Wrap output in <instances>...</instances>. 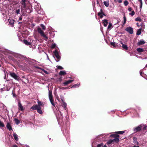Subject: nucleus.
Here are the masks:
<instances>
[{"label": "nucleus", "mask_w": 147, "mask_h": 147, "mask_svg": "<svg viewBox=\"0 0 147 147\" xmlns=\"http://www.w3.org/2000/svg\"><path fill=\"white\" fill-rule=\"evenodd\" d=\"M38 33L40 34V35L44 38V39L47 41L48 39V37L44 34L43 31L40 28H38Z\"/></svg>", "instance_id": "obj_1"}, {"label": "nucleus", "mask_w": 147, "mask_h": 147, "mask_svg": "<svg viewBox=\"0 0 147 147\" xmlns=\"http://www.w3.org/2000/svg\"><path fill=\"white\" fill-rule=\"evenodd\" d=\"M49 97L50 102L53 106H55L54 102V99L52 94V92L50 90L49 91Z\"/></svg>", "instance_id": "obj_2"}, {"label": "nucleus", "mask_w": 147, "mask_h": 147, "mask_svg": "<svg viewBox=\"0 0 147 147\" xmlns=\"http://www.w3.org/2000/svg\"><path fill=\"white\" fill-rule=\"evenodd\" d=\"M37 5L38 6V8L36 7L35 5L34 7L36 10L37 11L38 13L41 15H43L44 14V12L42 9H41L40 5L37 4Z\"/></svg>", "instance_id": "obj_3"}, {"label": "nucleus", "mask_w": 147, "mask_h": 147, "mask_svg": "<svg viewBox=\"0 0 147 147\" xmlns=\"http://www.w3.org/2000/svg\"><path fill=\"white\" fill-rule=\"evenodd\" d=\"M111 137H114L115 138L112 140L113 143H117L119 142V136L117 134H112L110 136Z\"/></svg>", "instance_id": "obj_4"}, {"label": "nucleus", "mask_w": 147, "mask_h": 147, "mask_svg": "<svg viewBox=\"0 0 147 147\" xmlns=\"http://www.w3.org/2000/svg\"><path fill=\"white\" fill-rule=\"evenodd\" d=\"M54 53L56 58L57 59V60H56V61L57 62L59 61L60 59V57L59 55V53L57 50H56Z\"/></svg>", "instance_id": "obj_5"}, {"label": "nucleus", "mask_w": 147, "mask_h": 147, "mask_svg": "<svg viewBox=\"0 0 147 147\" xmlns=\"http://www.w3.org/2000/svg\"><path fill=\"white\" fill-rule=\"evenodd\" d=\"M21 3L22 4V8L25 9L26 8V4L28 3V1L27 0H22Z\"/></svg>", "instance_id": "obj_6"}, {"label": "nucleus", "mask_w": 147, "mask_h": 147, "mask_svg": "<svg viewBox=\"0 0 147 147\" xmlns=\"http://www.w3.org/2000/svg\"><path fill=\"white\" fill-rule=\"evenodd\" d=\"M125 30L130 34H132L133 33V30L132 28L129 27L125 29Z\"/></svg>", "instance_id": "obj_7"}, {"label": "nucleus", "mask_w": 147, "mask_h": 147, "mask_svg": "<svg viewBox=\"0 0 147 147\" xmlns=\"http://www.w3.org/2000/svg\"><path fill=\"white\" fill-rule=\"evenodd\" d=\"M74 81V80H68L63 83V85L64 86H65L69 84L72 82Z\"/></svg>", "instance_id": "obj_8"}, {"label": "nucleus", "mask_w": 147, "mask_h": 147, "mask_svg": "<svg viewBox=\"0 0 147 147\" xmlns=\"http://www.w3.org/2000/svg\"><path fill=\"white\" fill-rule=\"evenodd\" d=\"M18 109L19 110H20L21 111H23L24 110V108L23 106L22 105L20 102H18Z\"/></svg>", "instance_id": "obj_9"}, {"label": "nucleus", "mask_w": 147, "mask_h": 147, "mask_svg": "<svg viewBox=\"0 0 147 147\" xmlns=\"http://www.w3.org/2000/svg\"><path fill=\"white\" fill-rule=\"evenodd\" d=\"M133 142L135 144H136L137 145L139 144V142L138 141L137 138L135 137L133 138Z\"/></svg>", "instance_id": "obj_10"}, {"label": "nucleus", "mask_w": 147, "mask_h": 147, "mask_svg": "<svg viewBox=\"0 0 147 147\" xmlns=\"http://www.w3.org/2000/svg\"><path fill=\"white\" fill-rule=\"evenodd\" d=\"M142 126L141 125H139L138 127L134 128V130L135 132H136L140 131L141 129Z\"/></svg>", "instance_id": "obj_11"}, {"label": "nucleus", "mask_w": 147, "mask_h": 147, "mask_svg": "<svg viewBox=\"0 0 147 147\" xmlns=\"http://www.w3.org/2000/svg\"><path fill=\"white\" fill-rule=\"evenodd\" d=\"M145 43V42L143 39L140 40H139L137 43L138 46L144 44Z\"/></svg>", "instance_id": "obj_12"}, {"label": "nucleus", "mask_w": 147, "mask_h": 147, "mask_svg": "<svg viewBox=\"0 0 147 147\" xmlns=\"http://www.w3.org/2000/svg\"><path fill=\"white\" fill-rule=\"evenodd\" d=\"M40 106H38L37 105H35L32 106L31 108V109L33 110H37L39 108Z\"/></svg>", "instance_id": "obj_13"}, {"label": "nucleus", "mask_w": 147, "mask_h": 147, "mask_svg": "<svg viewBox=\"0 0 147 147\" xmlns=\"http://www.w3.org/2000/svg\"><path fill=\"white\" fill-rule=\"evenodd\" d=\"M8 22L9 23V24L11 26H13L14 23V20L12 19H9L8 20Z\"/></svg>", "instance_id": "obj_14"}, {"label": "nucleus", "mask_w": 147, "mask_h": 147, "mask_svg": "<svg viewBox=\"0 0 147 147\" xmlns=\"http://www.w3.org/2000/svg\"><path fill=\"white\" fill-rule=\"evenodd\" d=\"M10 75L12 77H13L16 80H17L18 79V76L14 73H11L10 74Z\"/></svg>", "instance_id": "obj_15"}, {"label": "nucleus", "mask_w": 147, "mask_h": 147, "mask_svg": "<svg viewBox=\"0 0 147 147\" xmlns=\"http://www.w3.org/2000/svg\"><path fill=\"white\" fill-rule=\"evenodd\" d=\"M24 44L26 45H31L32 43V42L30 40V41H29V40H24Z\"/></svg>", "instance_id": "obj_16"}, {"label": "nucleus", "mask_w": 147, "mask_h": 147, "mask_svg": "<svg viewBox=\"0 0 147 147\" xmlns=\"http://www.w3.org/2000/svg\"><path fill=\"white\" fill-rule=\"evenodd\" d=\"M121 43L122 45L121 47L123 48V49L127 50L128 49V47L127 46L124 44L122 42H121Z\"/></svg>", "instance_id": "obj_17"}, {"label": "nucleus", "mask_w": 147, "mask_h": 147, "mask_svg": "<svg viewBox=\"0 0 147 147\" xmlns=\"http://www.w3.org/2000/svg\"><path fill=\"white\" fill-rule=\"evenodd\" d=\"M7 128L9 131L12 130V128L10 125V124L9 123H8L6 125Z\"/></svg>", "instance_id": "obj_18"}, {"label": "nucleus", "mask_w": 147, "mask_h": 147, "mask_svg": "<svg viewBox=\"0 0 147 147\" xmlns=\"http://www.w3.org/2000/svg\"><path fill=\"white\" fill-rule=\"evenodd\" d=\"M13 135L14 137V139L16 140V141H18V136L17 134H16V133H14L13 134Z\"/></svg>", "instance_id": "obj_19"}, {"label": "nucleus", "mask_w": 147, "mask_h": 147, "mask_svg": "<svg viewBox=\"0 0 147 147\" xmlns=\"http://www.w3.org/2000/svg\"><path fill=\"white\" fill-rule=\"evenodd\" d=\"M103 21L104 26L105 27L107 26L108 24V21L106 19H105Z\"/></svg>", "instance_id": "obj_20"}, {"label": "nucleus", "mask_w": 147, "mask_h": 147, "mask_svg": "<svg viewBox=\"0 0 147 147\" xmlns=\"http://www.w3.org/2000/svg\"><path fill=\"white\" fill-rule=\"evenodd\" d=\"M41 107H40L37 110V112L40 114H42L43 112L41 110Z\"/></svg>", "instance_id": "obj_21"}, {"label": "nucleus", "mask_w": 147, "mask_h": 147, "mask_svg": "<svg viewBox=\"0 0 147 147\" xmlns=\"http://www.w3.org/2000/svg\"><path fill=\"white\" fill-rule=\"evenodd\" d=\"M136 50L139 53L143 52L144 51V50L143 49L141 48H137L136 49Z\"/></svg>", "instance_id": "obj_22"}, {"label": "nucleus", "mask_w": 147, "mask_h": 147, "mask_svg": "<svg viewBox=\"0 0 147 147\" xmlns=\"http://www.w3.org/2000/svg\"><path fill=\"white\" fill-rule=\"evenodd\" d=\"M5 127V125L3 122L0 120V127Z\"/></svg>", "instance_id": "obj_23"}, {"label": "nucleus", "mask_w": 147, "mask_h": 147, "mask_svg": "<svg viewBox=\"0 0 147 147\" xmlns=\"http://www.w3.org/2000/svg\"><path fill=\"white\" fill-rule=\"evenodd\" d=\"M66 74V72L64 71H61L59 73V74L60 75H65Z\"/></svg>", "instance_id": "obj_24"}, {"label": "nucleus", "mask_w": 147, "mask_h": 147, "mask_svg": "<svg viewBox=\"0 0 147 147\" xmlns=\"http://www.w3.org/2000/svg\"><path fill=\"white\" fill-rule=\"evenodd\" d=\"M38 69H41L43 71L45 74H49V73L47 72V71L44 70V69H41L40 68H39V67H38Z\"/></svg>", "instance_id": "obj_25"}, {"label": "nucleus", "mask_w": 147, "mask_h": 147, "mask_svg": "<svg viewBox=\"0 0 147 147\" xmlns=\"http://www.w3.org/2000/svg\"><path fill=\"white\" fill-rule=\"evenodd\" d=\"M80 84H75L72 87H71V88H76L77 87H78L80 86Z\"/></svg>", "instance_id": "obj_26"}, {"label": "nucleus", "mask_w": 147, "mask_h": 147, "mask_svg": "<svg viewBox=\"0 0 147 147\" xmlns=\"http://www.w3.org/2000/svg\"><path fill=\"white\" fill-rule=\"evenodd\" d=\"M104 4L105 6L106 7H108L109 5V1L104 2Z\"/></svg>", "instance_id": "obj_27"}, {"label": "nucleus", "mask_w": 147, "mask_h": 147, "mask_svg": "<svg viewBox=\"0 0 147 147\" xmlns=\"http://www.w3.org/2000/svg\"><path fill=\"white\" fill-rule=\"evenodd\" d=\"M141 30H142V29L140 28V29H138L137 30V33H136L137 35H140L141 34Z\"/></svg>", "instance_id": "obj_28"}, {"label": "nucleus", "mask_w": 147, "mask_h": 147, "mask_svg": "<svg viewBox=\"0 0 147 147\" xmlns=\"http://www.w3.org/2000/svg\"><path fill=\"white\" fill-rule=\"evenodd\" d=\"M138 1L140 2V10H141L142 6V0H138Z\"/></svg>", "instance_id": "obj_29"}, {"label": "nucleus", "mask_w": 147, "mask_h": 147, "mask_svg": "<svg viewBox=\"0 0 147 147\" xmlns=\"http://www.w3.org/2000/svg\"><path fill=\"white\" fill-rule=\"evenodd\" d=\"M15 123L17 125H18L19 123H20L19 121L17 119L15 118L14 119Z\"/></svg>", "instance_id": "obj_30"}, {"label": "nucleus", "mask_w": 147, "mask_h": 147, "mask_svg": "<svg viewBox=\"0 0 147 147\" xmlns=\"http://www.w3.org/2000/svg\"><path fill=\"white\" fill-rule=\"evenodd\" d=\"M135 20L136 21L141 22L142 21V20L140 18L137 17L135 18Z\"/></svg>", "instance_id": "obj_31"}, {"label": "nucleus", "mask_w": 147, "mask_h": 147, "mask_svg": "<svg viewBox=\"0 0 147 147\" xmlns=\"http://www.w3.org/2000/svg\"><path fill=\"white\" fill-rule=\"evenodd\" d=\"M103 14L100 12L98 13V15L99 16L100 18H102L103 17Z\"/></svg>", "instance_id": "obj_32"}, {"label": "nucleus", "mask_w": 147, "mask_h": 147, "mask_svg": "<svg viewBox=\"0 0 147 147\" xmlns=\"http://www.w3.org/2000/svg\"><path fill=\"white\" fill-rule=\"evenodd\" d=\"M125 132V131H118L117 132H115V133H117L118 134H123Z\"/></svg>", "instance_id": "obj_33"}, {"label": "nucleus", "mask_w": 147, "mask_h": 147, "mask_svg": "<svg viewBox=\"0 0 147 147\" xmlns=\"http://www.w3.org/2000/svg\"><path fill=\"white\" fill-rule=\"evenodd\" d=\"M113 143V140H109L107 142V144H111V143Z\"/></svg>", "instance_id": "obj_34"}, {"label": "nucleus", "mask_w": 147, "mask_h": 147, "mask_svg": "<svg viewBox=\"0 0 147 147\" xmlns=\"http://www.w3.org/2000/svg\"><path fill=\"white\" fill-rule=\"evenodd\" d=\"M11 88V87L10 86H6V87H5L4 89H5V90L7 91H9L10 90Z\"/></svg>", "instance_id": "obj_35"}, {"label": "nucleus", "mask_w": 147, "mask_h": 147, "mask_svg": "<svg viewBox=\"0 0 147 147\" xmlns=\"http://www.w3.org/2000/svg\"><path fill=\"white\" fill-rule=\"evenodd\" d=\"M63 103L62 104L63 106L64 107V108L65 109V108L66 107L67 104L66 103H65V102H63Z\"/></svg>", "instance_id": "obj_36"}, {"label": "nucleus", "mask_w": 147, "mask_h": 147, "mask_svg": "<svg viewBox=\"0 0 147 147\" xmlns=\"http://www.w3.org/2000/svg\"><path fill=\"white\" fill-rule=\"evenodd\" d=\"M128 2L126 0L125 1L124 3V5L126 6L127 5H128Z\"/></svg>", "instance_id": "obj_37"}, {"label": "nucleus", "mask_w": 147, "mask_h": 147, "mask_svg": "<svg viewBox=\"0 0 147 147\" xmlns=\"http://www.w3.org/2000/svg\"><path fill=\"white\" fill-rule=\"evenodd\" d=\"M135 13V12L134 11H132L131 12V13H129V15H131V16H134Z\"/></svg>", "instance_id": "obj_38"}, {"label": "nucleus", "mask_w": 147, "mask_h": 147, "mask_svg": "<svg viewBox=\"0 0 147 147\" xmlns=\"http://www.w3.org/2000/svg\"><path fill=\"white\" fill-rule=\"evenodd\" d=\"M38 106H40V105H41L42 104V102L41 101H38Z\"/></svg>", "instance_id": "obj_39"}, {"label": "nucleus", "mask_w": 147, "mask_h": 147, "mask_svg": "<svg viewBox=\"0 0 147 147\" xmlns=\"http://www.w3.org/2000/svg\"><path fill=\"white\" fill-rule=\"evenodd\" d=\"M123 20H124V22H123V24H124L126 22V17L125 16H124L123 17Z\"/></svg>", "instance_id": "obj_40"}, {"label": "nucleus", "mask_w": 147, "mask_h": 147, "mask_svg": "<svg viewBox=\"0 0 147 147\" xmlns=\"http://www.w3.org/2000/svg\"><path fill=\"white\" fill-rule=\"evenodd\" d=\"M40 26L42 28V29L43 30H45V26L43 24H41Z\"/></svg>", "instance_id": "obj_41"}, {"label": "nucleus", "mask_w": 147, "mask_h": 147, "mask_svg": "<svg viewBox=\"0 0 147 147\" xmlns=\"http://www.w3.org/2000/svg\"><path fill=\"white\" fill-rule=\"evenodd\" d=\"M57 67L58 69H63V68L60 66H57Z\"/></svg>", "instance_id": "obj_42"}, {"label": "nucleus", "mask_w": 147, "mask_h": 147, "mask_svg": "<svg viewBox=\"0 0 147 147\" xmlns=\"http://www.w3.org/2000/svg\"><path fill=\"white\" fill-rule=\"evenodd\" d=\"M20 9H18L16 11V13L17 14L20 13Z\"/></svg>", "instance_id": "obj_43"}, {"label": "nucleus", "mask_w": 147, "mask_h": 147, "mask_svg": "<svg viewBox=\"0 0 147 147\" xmlns=\"http://www.w3.org/2000/svg\"><path fill=\"white\" fill-rule=\"evenodd\" d=\"M115 1L119 2V3H121L122 2V0H115Z\"/></svg>", "instance_id": "obj_44"}, {"label": "nucleus", "mask_w": 147, "mask_h": 147, "mask_svg": "<svg viewBox=\"0 0 147 147\" xmlns=\"http://www.w3.org/2000/svg\"><path fill=\"white\" fill-rule=\"evenodd\" d=\"M56 44H52L51 45V48H54L56 46Z\"/></svg>", "instance_id": "obj_45"}, {"label": "nucleus", "mask_w": 147, "mask_h": 147, "mask_svg": "<svg viewBox=\"0 0 147 147\" xmlns=\"http://www.w3.org/2000/svg\"><path fill=\"white\" fill-rule=\"evenodd\" d=\"M103 144L102 143L100 144H98L97 145V147H101V146H103Z\"/></svg>", "instance_id": "obj_46"}, {"label": "nucleus", "mask_w": 147, "mask_h": 147, "mask_svg": "<svg viewBox=\"0 0 147 147\" xmlns=\"http://www.w3.org/2000/svg\"><path fill=\"white\" fill-rule=\"evenodd\" d=\"M111 45L113 46L114 47H115V43L114 42H112L111 43Z\"/></svg>", "instance_id": "obj_47"}, {"label": "nucleus", "mask_w": 147, "mask_h": 147, "mask_svg": "<svg viewBox=\"0 0 147 147\" xmlns=\"http://www.w3.org/2000/svg\"><path fill=\"white\" fill-rule=\"evenodd\" d=\"M60 116H59V119H62L63 118V117H62V114H61V112H60Z\"/></svg>", "instance_id": "obj_48"}, {"label": "nucleus", "mask_w": 147, "mask_h": 147, "mask_svg": "<svg viewBox=\"0 0 147 147\" xmlns=\"http://www.w3.org/2000/svg\"><path fill=\"white\" fill-rule=\"evenodd\" d=\"M111 26H112V24H111L110 23H109V25L108 26V28L109 29L110 28H111Z\"/></svg>", "instance_id": "obj_49"}, {"label": "nucleus", "mask_w": 147, "mask_h": 147, "mask_svg": "<svg viewBox=\"0 0 147 147\" xmlns=\"http://www.w3.org/2000/svg\"><path fill=\"white\" fill-rule=\"evenodd\" d=\"M131 10H132V8H131V7H129L128 8V11H131Z\"/></svg>", "instance_id": "obj_50"}, {"label": "nucleus", "mask_w": 147, "mask_h": 147, "mask_svg": "<svg viewBox=\"0 0 147 147\" xmlns=\"http://www.w3.org/2000/svg\"><path fill=\"white\" fill-rule=\"evenodd\" d=\"M69 87H63V88H62V89L63 90H64V89H69Z\"/></svg>", "instance_id": "obj_51"}, {"label": "nucleus", "mask_w": 147, "mask_h": 147, "mask_svg": "<svg viewBox=\"0 0 147 147\" xmlns=\"http://www.w3.org/2000/svg\"><path fill=\"white\" fill-rule=\"evenodd\" d=\"M132 147H139V146L138 145H134Z\"/></svg>", "instance_id": "obj_52"}, {"label": "nucleus", "mask_w": 147, "mask_h": 147, "mask_svg": "<svg viewBox=\"0 0 147 147\" xmlns=\"http://www.w3.org/2000/svg\"><path fill=\"white\" fill-rule=\"evenodd\" d=\"M147 127V126H144V127L143 128V129L144 130H145L146 129V128Z\"/></svg>", "instance_id": "obj_53"}, {"label": "nucleus", "mask_w": 147, "mask_h": 147, "mask_svg": "<svg viewBox=\"0 0 147 147\" xmlns=\"http://www.w3.org/2000/svg\"><path fill=\"white\" fill-rule=\"evenodd\" d=\"M61 100H62V102H64V101H63V98L62 97L61 98Z\"/></svg>", "instance_id": "obj_54"}, {"label": "nucleus", "mask_w": 147, "mask_h": 147, "mask_svg": "<svg viewBox=\"0 0 147 147\" xmlns=\"http://www.w3.org/2000/svg\"><path fill=\"white\" fill-rule=\"evenodd\" d=\"M19 20H22V18L21 17H20L19 18Z\"/></svg>", "instance_id": "obj_55"}, {"label": "nucleus", "mask_w": 147, "mask_h": 147, "mask_svg": "<svg viewBox=\"0 0 147 147\" xmlns=\"http://www.w3.org/2000/svg\"><path fill=\"white\" fill-rule=\"evenodd\" d=\"M12 147H18L16 145H15L13 146Z\"/></svg>", "instance_id": "obj_56"}, {"label": "nucleus", "mask_w": 147, "mask_h": 147, "mask_svg": "<svg viewBox=\"0 0 147 147\" xmlns=\"http://www.w3.org/2000/svg\"><path fill=\"white\" fill-rule=\"evenodd\" d=\"M136 25H137L138 26H139V24H138V23H136Z\"/></svg>", "instance_id": "obj_57"}, {"label": "nucleus", "mask_w": 147, "mask_h": 147, "mask_svg": "<svg viewBox=\"0 0 147 147\" xmlns=\"http://www.w3.org/2000/svg\"><path fill=\"white\" fill-rule=\"evenodd\" d=\"M140 75L141 76L142 74V72H141V71H140Z\"/></svg>", "instance_id": "obj_58"}, {"label": "nucleus", "mask_w": 147, "mask_h": 147, "mask_svg": "<svg viewBox=\"0 0 147 147\" xmlns=\"http://www.w3.org/2000/svg\"><path fill=\"white\" fill-rule=\"evenodd\" d=\"M26 147H30L29 146H28L27 145H26Z\"/></svg>", "instance_id": "obj_59"}, {"label": "nucleus", "mask_w": 147, "mask_h": 147, "mask_svg": "<svg viewBox=\"0 0 147 147\" xmlns=\"http://www.w3.org/2000/svg\"><path fill=\"white\" fill-rule=\"evenodd\" d=\"M47 55V59H48L49 60V57H48V56Z\"/></svg>", "instance_id": "obj_60"}, {"label": "nucleus", "mask_w": 147, "mask_h": 147, "mask_svg": "<svg viewBox=\"0 0 147 147\" xmlns=\"http://www.w3.org/2000/svg\"><path fill=\"white\" fill-rule=\"evenodd\" d=\"M103 147H107L106 145H105Z\"/></svg>", "instance_id": "obj_61"}, {"label": "nucleus", "mask_w": 147, "mask_h": 147, "mask_svg": "<svg viewBox=\"0 0 147 147\" xmlns=\"http://www.w3.org/2000/svg\"><path fill=\"white\" fill-rule=\"evenodd\" d=\"M12 93L13 94V96H14V94H13V91Z\"/></svg>", "instance_id": "obj_62"}, {"label": "nucleus", "mask_w": 147, "mask_h": 147, "mask_svg": "<svg viewBox=\"0 0 147 147\" xmlns=\"http://www.w3.org/2000/svg\"><path fill=\"white\" fill-rule=\"evenodd\" d=\"M145 67H147V65H146L145 66Z\"/></svg>", "instance_id": "obj_63"}, {"label": "nucleus", "mask_w": 147, "mask_h": 147, "mask_svg": "<svg viewBox=\"0 0 147 147\" xmlns=\"http://www.w3.org/2000/svg\"><path fill=\"white\" fill-rule=\"evenodd\" d=\"M57 119H58V117L57 116Z\"/></svg>", "instance_id": "obj_64"}]
</instances>
